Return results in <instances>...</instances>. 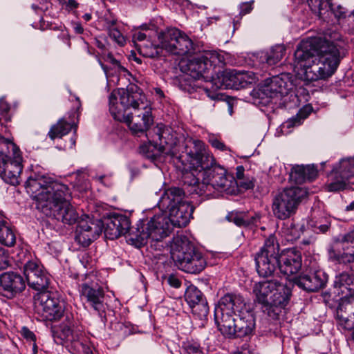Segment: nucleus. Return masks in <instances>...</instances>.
Wrapping results in <instances>:
<instances>
[{"mask_svg": "<svg viewBox=\"0 0 354 354\" xmlns=\"http://www.w3.org/2000/svg\"><path fill=\"white\" fill-rule=\"evenodd\" d=\"M344 44L337 32L303 40L294 53L295 71L310 82L332 76L345 56Z\"/></svg>", "mask_w": 354, "mask_h": 354, "instance_id": "obj_1", "label": "nucleus"}, {"mask_svg": "<svg viewBox=\"0 0 354 354\" xmlns=\"http://www.w3.org/2000/svg\"><path fill=\"white\" fill-rule=\"evenodd\" d=\"M194 207L190 203H185L167 212H161L155 214L147 222L137 225L135 231L129 234L128 242L136 248H140L147 243L149 240L160 241L167 237L172 227H185L192 217Z\"/></svg>", "mask_w": 354, "mask_h": 354, "instance_id": "obj_2", "label": "nucleus"}, {"mask_svg": "<svg viewBox=\"0 0 354 354\" xmlns=\"http://www.w3.org/2000/svg\"><path fill=\"white\" fill-rule=\"evenodd\" d=\"M129 218L121 214H112L104 221L93 220L85 215L80 219L75 230V240L84 247L88 246L104 229L106 238L113 240L126 234L130 229Z\"/></svg>", "mask_w": 354, "mask_h": 354, "instance_id": "obj_3", "label": "nucleus"}, {"mask_svg": "<svg viewBox=\"0 0 354 354\" xmlns=\"http://www.w3.org/2000/svg\"><path fill=\"white\" fill-rule=\"evenodd\" d=\"M253 291L258 302L266 307L268 315L273 319L277 318L291 295V290L277 280L260 281L255 284Z\"/></svg>", "mask_w": 354, "mask_h": 354, "instance_id": "obj_4", "label": "nucleus"}, {"mask_svg": "<svg viewBox=\"0 0 354 354\" xmlns=\"http://www.w3.org/2000/svg\"><path fill=\"white\" fill-rule=\"evenodd\" d=\"M171 256L178 268L188 273H199L206 266L202 253L185 235H178L174 238Z\"/></svg>", "mask_w": 354, "mask_h": 354, "instance_id": "obj_5", "label": "nucleus"}, {"mask_svg": "<svg viewBox=\"0 0 354 354\" xmlns=\"http://www.w3.org/2000/svg\"><path fill=\"white\" fill-rule=\"evenodd\" d=\"M22 157L19 149L11 141L0 138V176L12 185L20 183Z\"/></svg>", "mask_w": 354, "mask_h": 354, "instance_id": "obj_6", "label": "nucleus"}, {"mask_svg": "<svg viewBox=\"0 0 354 354\" xmlns=\"http://www.w3.org/2000/svg\"><path fill=\"white\" fill-rule=\"evenodd\" d=\"M43 196H40L39 207L44 214L68 225L78 223L80 221L79 214L69 202L71 194L67 186L66 191L62 194L59 193L48 203Z\"/></svg>", "mask_w": 354, "mask_h": 354, "instance_id": "obj_7", "label": "nucleus"}, {"mask_svg": "<svg viewBox=\"0 0 354 354\" xmlns=\"http://www.w3.org/2000/svg\"><path fill=\"white\" fill-rule=\"evenodd\" d=\"M142 98V93L136 85L114 91L109 97V111L115 120L125 122L129 109L138 106Z\"/></svg>", "mask_w": 354, "mask_h": 354, "instance_id": "obj_8", "label": "nucleus"}, {"mask_svg": "<svg viewBox=\"0 0 354 354\" xmlns=\"http://www.w3.org/2000/svg\"><path fill=\"white\" fill-rule=\"evenodd\" d=\"M308 195L306 187H290L285 188L273 199L272 211L274 216L281 220L286 219L294 214L300 203Z\"/></svg>", "mask_w": 354, "mask_h": 354, "instance_id": "obj_9", "label": "nucleus"}, {"mask_svg": "<svg viewBox=\"0 0 354 354\" xmlns=\"http://www.w3.org/2000/svg\"><path fill=\"white\" fill-rule=\"evenodd\" d=\"M27 192L32 194L37 201V208L40 210V196L44 195L47 203L66 191V185L54 180L52 178L40 174H33L30 176L25 183Z\"/></svg>", "mask_w": 354, "mask_h": 354, "instance_id": "obj_10", "label": "nucleus"}, {"mask_svg": "<svg viewBox=\"0 0 354 354\" xmlns=\"http://www.w3.org/2000/svg\"><path fill=\"white\" fill-rule=\"evenodd\" d=\"M279 245L276 237L271 234L265 240L263 245L255 254L257 271L263 277L272 275L279 267Z\"/></svg>", "mask_w": 354, "mask_h": 354, "instance_id": "obj_11", "label": "nucleus"}, {"mask_svg": "<svg viewBox=\"0 0 354 354\" xmlns=\"http://www.w3.org/2000/svg\"><path fill=\"white\" fill-rule=\"evenodd\" d=\"M162 48L174 55H186L194 50L192 40L183 32L176 28H167L158 35Z\"/></svg>", "mask_w": 354, "mask_h": 354, "instance_id": "obj_12", "label": "nucleus"}, {"mask_svg": "<svg viewBox=\"0 0 354 354\" xmlns=\"http://www.w3.org/2000/svg\"><path fill=\"white\" fill-rule=\"evenodd\" d=\"M34 300L36 312L44 319L55 321L62 317L64 308L55 292L48 289L41 290L34 297Z\"/></svg>", "mask_w": 354, "mask_h": 354, "instance_id": "obj_13", "label": "nucleus"}, {"mask_svg": "<svg viewBox=\"0 0 354 354\" xmlns=\"http://www.w3.org/2000/svg\"><path fill=\"white\" fill-rule=\"evenodd\" d=\"M329 178L332 180L327 185L329 192H339L351 189L350 180L354 178V158L342 159L338 166L333 167Z\"/></svg>", "mask_w": 354, "mask_h": 354, "instance_id": "obj_14", "label": "nucleus"}, {"mask_svg": "<svg viewBox=\"0 0 354 354\" xmlns=\"http://www.w3.org/2000/svg\"><path fill=\"white\" fill-rule=\"evenodd\" d=\"M145 98L142 94L140 103L138 106H135V108H133L125 121L134 135L145 133L153 122L151 108L144 102Z\"/></svg>", "mask_w": 354, "mask_h": 354, "instance_id": "obj_15", "label": "nucleus"}, {"mask_svg": "<svg viewBox=\"0 0 354 354\" xmlns=\"http://www.w3.org/2000/svg\"><path fill=\"white\" fill-rule=\"evenodd\" d=\"M235 183L234 177L219 165H214L211 169L203 172V187H212L220 192H230L231 189L235 187Z\"/></svg>", "mask_w": 354, "mask_h": 354, "instance_id": "obj_16", "label": "nucleus"}, {"mask_svg": "<svg viewBox=\"0 0 354 354\" xmlns=\"http://www.w3.org/2000/svg\"><path fill=\"white\" fill-rule=\"evenodd\" d=\"M28 285L39 292L47 290L51 281L50 275L43 266L35 261H28L24 266Z\"/></svg>", "mask_w": 354, "mask_h": 354, "instance_id": "obj_17", "label": "nucleus"}, {"mask_svg": "<svg viewBox=\"0 0 354 354\" xmlns=\"http://www.w3.org/2000/svg\"><path fill=\"white\" fill-rule=\"evenodd\" d=\"M80 295L82 299L85 300L99 317L105 319L104 292L100 286L97 284L82 283L80 286Z\"/></svg>", "mask_w": 354, "mask_h": 354, "instance_id": "obj_18", "label": "nucleus"}, {"mask_svg": "<svg viewBox=\"0 0 354 354\" xmlns=\"http://www.w3.org/2000/svg\"><path fill=\"white\" fill-rule=\"evenodd\" d=\"M292 88L289 74H281L266 79L261 88V94L269 98L288 94Z\"/></svg>", "mask_w": 354, "mask_h": 354, "instance_id": "obj_19", "label": "nucleus"}, {"mask_svg": "<svg viewBox=\"0 0 354 354\" xmlns=\"http://www.w3.org/2000/svg\"><path fill=\"white\" fill-rule=\"evenodd\" d=\"M25 288V280L19 273L10 271L0 274V295L12 299Z\"/></svg>", "mask_w": 354, "mask_h": 354, "instance_id": "obj_20", "label": "nucleus"}, {"mask_svg": "<svg viewBox=\"0 0 354 354\" xmlns=\"http://www.w3.org/2000/svg\"><path fill=\"white\" fill-rule=\"evenodd\" d=\"M301 252L296 248H288L279 253V269L288 277L297 274L301 268Z\"/></svg>", "mask_w": 354, "mask_h": 354, "instance_id": "obj_21", "label": "nucleus"}, {"mask_svg": "<svg viewBox=\"0 0 354 354\" xmlns=\"http://www.w3.org/2000/svg\"><path fill=\"white\" fill-rule=\"evenodd\" d=\"M340 243L342 252L330 251V259L339 264L354 263V229L343 234Z\"/></svg>", "mask_w": 354, "mask_h": 354, "instance_id": "obj_22", "label": "nucleus"}, {"mask_svg": "<svg viewBox=\"0 0 354 354\" xmlns=\"http://www.w3.org/2000/svg\"><path fill=\"white\" fill-rule=\"evenodd\" d=\"M292 280L295 285L303 290L308 292H315L325 287L328 276L324 271L318 270L313 273L295 277Z\"/></svg>", "mask_w": 354, "mask_h": 354, "instance_id": "obj_23", "label": "nucleus"}, {"mask_svg": "<svg viewBox=\"0 0 354 354\" xmlns=\"http://www.w3.org/2000/svg\"><path fill=\"white\" fill-rule=\"evenodd\" d=\"M245 310H248L245 300L241 295L227 293L220 299L218 307L215 309V316L218 319L219 312L234 314L236 316Z\"/></svg>", "mask_w": 354, "mask_h": 354, "instance_id": "obj_24", "label": "nucleus"}, {"mask_svg": "<svg viewBox=\"0 0 354 354\" xmlns=\"http://www.w3.org/2000/svg\"><path fill=\"white\" fill-rule=\"evenodd\" d=\"M153 142L159 145L160 151L165 154L174 155L173 148L176 145V137L171 133V129L162 124H158L153 129Z\"/></svg>", "mask_w": 354, "mask_h": 354, "instance_id": "obj_25", "label": "nucleus"}, {"mask_svg": "<svg viewBox=\"0 0 354 354\" xmlns=\"http://www.w3.org/2000/svg\"><path fill=\"white\" fill-rule=\"evenodd\" d=\"M184 198L185 192L182 189L176 187H170L165 190L158 205L162 212H168L172 207L176 208L183 203H187Z\"/></svg>", "mask_w": 354, "mask_h": 354, "instance_id": "obj_26", "label": "nucleus"}, {"mask_svg": "<svg viewBox=\"0 0 354 354\" xmlns=\"http://www.w3.org/2000/svg\"><path fill=\"white\" fill-rule=\"evenodd\" d=\"M186 72L194 79L202 77L206 82H209L212 75L203 55L189 59L186 64Z\"/></svg>", "mask_w": 354, "mask_h": 354, "instance_id": "obj_27", "label": "nucleus"}, {"mask_svg": "<svg viewBox=\"0 0 354 354\" xmlns=\"http://www.w3.org/2000/svg\"><path fill=\"white\" fill-rule=\"evenodd\" d=\"M236 326V338H241L252 334L255 328V319L249 310L237 314Z\"/></svg>", "mask_w": 354, "mask_h": 354, "instance_id": "obj_28", "label": "nucleus"}, {"mask_svg": "<svg viewBox=\"0 0 354 354\" xmlns=\"http://www.w3.org/2000/svg\"><path fill=\"white\" fill-rule=\"evenodd\" d=\"M216 77L214 74L212 75L210 80L212 89H227L233 88L236 86V81L239 80V76L234 74L233 72L224 71H215Z\"/></svg>", "mask_w": 354, "mask_h": 354, "instance_id": "obj_29", "label": "nucleus"}, {"mask_svg": "<svg viewBox=\"0 0 354 354\" xmlns=\"http://www.w3.org/2000/svg\"><path fill=\"white\" fill-rule=\"evenodd\" d=\"M289 176L292 182L301 184L315 180L317 176V169L313 165H295L292 167Z\"/></svg>", "mask_w": 354, "mask_h": 354, "instance_id": "obj_30", "label": "nucleus"}, {"mask_svg": "<svg viewBox=\"0 0 354 354\" xmlns=\"http://www.w3.org/2000/svg\"><path fill=\"white\" fill-rule=\"evenodd\" d=\"M218 328L227 338H236V317L234 314L219 312L218 317H215Z\"/></svg>", "mask_w": 354, "mask_h": 354, "instance_id": "obj_31", "label": "nucleus"}, {"mask_svg": "<svg viewBox=\"0 0 354 354\" xmlns=\"http://www.w3.org/2000/svg\"><path fill=\"white\" fill-rule=\"evenodd\" d=\"M52 335L56 344L62 345L65 342H70L71 346L78 338L82 337V332L74 329L71 325L63 324L60 326L59 330L52 331Z\"/></svg>", "mask_w": 354, "mask_h": 354, "instance_id": "obj_32", "label": "nucleus"}, {"mask_svg": "<svg viewBox=\"0 0 354 354\" xmlns=\"http://www.w3.org/2000/svg\"><path fill=\"white\" fill-rule=\"evenodd\" d=\"M16 242V237L9 223L3 218H0V243L12 247Z\"/></svg>", "mask_w": 354, "mask_h": 354, "instance_id": "obj_33", "label": "nucleus"}, {"mask_svg": "<svg viewBox=\"0 0 354 354\" xmlns=\"http://www.w3.org/2000/svg\"><path fill=\"white\" fill-rule=\"evenodd\" d=\"M136 48L140 55L149 58L158 57L164 49V48H162V45L160 42L159 44L154 45L150 40H147L146 42L142 44H136Z\"/></svg>", "mask_w": 354, "mask_h": 354, "instance_id": "obj_34", "label": "nucleus"}, {"mask_svg": "<svg viewBox=\"0 0 354 354\" xmlns=\"http://www.w3.org/2000/svg\"><path fill=\"white\" fill-rule=\"evenodd\" d=\"M205 59L208 63V66L212 75L215 73L216 68H223L225 64V57L223 54L216 50H209L203 54Z\"/></svg>", "mask_w": 354, "mask_h": 354, "instance_id": "obj_35", "label": "nucleus"}, {"mask_svg": "<svg viewBox=\"0 0 354 354\" xmlns=\"http://www.w3.org/2000/svg\"><path fill=\"white\" fill-rule=\"evenodd\" d=\"M73 128V126L66 122L64 119H60L56 124H54L48 131V136L51 140H55L56 138H62L66 135Z\"/></svg>", "mask_w": 354, "mask_h": 354, "instance_id": "obj_36", "label": "nucleus"}, {"mask_svg": "<svg viewBox=\"0 0 354 354\" xmlns=\"http://www.w3.org/2000/svg\"><path fill=\"white\" fill-rule=\"evenodd\" d=\"M184 297L189 306L197 304L202 300H205L201 291L193 285L187 288Z\"/></svg>", "mask_w": 354, "mask_h": 354, "instance_id": "obj_37", "label": "nucleus"}, {"mask_svg": "<svg viewBox=\"0 0 354 354\" xmlns=\"http://www.w3.org/2000/svg\"><path fill=\"white\" fill-rule=\"evenodd\" d=\"M194 160L196 161L198 169L200 168L199 172L201 174L202 177L203 171L211 169L212 167H214V165H217L214 157L208 151L202 155H200L199 157Z\"/></svg>", "mask_w": 354, "mask_h": 354, "instance_id": "obj_38", "label": "nucleus"}, {"mask_svg": "<svg viewBox=\"0 0 354 354\" xmlns=\"http://www.w3.org/2000/svg\"><path fill=\"white\" fill-rule=\"evenodd\" d=\"M285 53L286 47L283 45H276L265 56L266 62L269 65H274L282 59Z\"/></svg>", "mask_w": 354, "mask_h": 354, "instance_id": "obj_39", "label": "nucleus"}, {"mask_svg": "<svg viewBox=\"0 0 354 354\" xmlns=\"http://www.w3.org/2000/svg\"><path fill=\"white\" fill-rule=\"evenodd\" d=\"M330 218L327 216H323L315 221L311 220L308 222V225L313 228L317 233H325L330 226Z\"/></svg>", "mask_w": 354, "mask_h": 354, "instance_id": "obj_40", "label": "nucleus"}, {"mask_svg": "<svg viewBox=\"0 0 354 354\" xmlns=\"http://www.w3.org/2000/svg\"><path fill=\"white\" fill-rule=\"evenodd\" d=\"M310 113V108L308 106L300 109L296 115L284 122L283 127L291 128L301 124L304 120L309 115Z\"/></svg>", "mask_w": 354, "mask_h": 354, "instance_id": "obj_41", "label": "nucleus"}, {"mask_svg": "<svg viewBox=\"0 0 354 354\" xmlns=\"http://www.w3.org/2000/svg\"><path fill=\"white\" fill-rule=\"evenodd\" d=\"M155 142L149 141L147 144H143L140 147V153L151 160H156V158L162 153L159 147Z\"/></svg>", "mask_w": 354, "mask_h": 354, "instance_id": "obj_42", "label": "nucleus"}, {"mask_svg": "<svg viewBox=\"0 0 354 354\" xmlns=\"http://www.w3.org/2000/svg\"><path fill=\"white\" fill-rule=\"evenodd\" d=\"M334 285L335 287L350 286L354 285V274L342 272L336 275Z\"/></svg>", "mask_w": 354, "mask_h": 354, "instance_id": "obj_43", "label": "nucleus"}, {"mask_svg": "<svg viewBox=\"0 0 354 354\" xmlns=\"http://www.w3.org/2000/svg\"><path fill=\"white\" fill-rule=\"evenodd\" d=\"M194 315H196L200 319L207 317L209 313V307L205 300H202L197 304L189 306Z\"/></svg>", "mask_w": 354, "mask_h": 354, "instance_id": "obj_44", "label": "nucleus"}, {"mask_svg": "<svg viewBox=\"0 0 354 354\" xmlns=\"http://www.w3.org/2000/svg\"><path fill=\"white\" fill-rule=\"evenodd\" d=\"M72 348L77 352V353H83V354H91L92 351L88 344H86V341L84 339V335L82 334V337L78 338L73 344L71 346Z\"/></svg>", "mask_w": 354, "mask_h": 354, "instance_id": "obj_45", "label": "nucleus"}, {"mask_svg": "<svg viewBox=\"0 0 354 354\" xmlns=\"http://www.w3.org/2000/svg\"><path fill=\"white\" fill-rule=\"evenodd\" d=\"M192 145H193V149L190 151L189 154L194 159L197 158L200 155L207 151L205 143L201 140H194L192 141Z\"/></svg>", "mask_w": 354, "mask_h": 354, "instance_id": "obj_46", "label": "nucleus"}, {"mask_svg": "<svg viewBox=\"0 0 354 354\" xmlns=\"http://www.w3.org/2000/svg\"><path fill=\"white\" fill-rule=\"evenodd\" d=\"M226 218L229 221L233 222L239 227H246V224H248V216H243L237 213H230L226 216Z\"/></svg>", "mask_w": 354, "mask_h": 354, "instance_id": "obj_47", "label": "nucleus"}, {"mask_svg": "<svg viewBox=\"0 0 354 354\" xmlns=\"http://www.w3.org/2000/svg\"><path fill=\"white\" fill-rule=\"evenodd\" d=\"M328 6L330 8V10L334 14L335 18L337 19H344L347 16V10L342 6L333 4L330 2H328Z\"/></svg>", "mask_w": 354, "mask_h": 354, "instance_id": "obj_48", "label": "nucleus"}, {"mask_svg": "<svg viewBox=\"0 0 354 354\" xmlns=\"http://www.w3.org/2000/svg\"><path fill=\"white\" fill-rule=\"evenodd\" d=\"M108 32L109 37L119 45L123 46L125 44L126 40L124 37L117 28H111Z\"/></svg>", "mask_w": 354, "mask_h": 354, "instance_id": "obj_49", "label": "nucleus"}, {"mask_svg": "<svg viewBox=\"0 0 354 354\" xmlns=\"http://www.w3.org/2000/svg\"><path fill=\"white\" fill-rule=\"evenodd\" d=\"M306 2L313 12L321 14L323 10V0H306Z\"/></svg>", "mask_w": 354, "mask_h": 354, "instance_id": "obj_50", "label": "nucleus"}, {"mask_svg": "<svg viewBox=\"0 0 354 354\" xmlns=\"http://www.w3.org/2000/svg\"><path fill=\"white\" fill-rule=\"evenodd\" d=\"M185 350L187 354H203L202 348L196 342H187L185 345Z\"/></svg>", "mask_w": 354, "mask_h": 354, "instance_id": "obj_51", "label": "nucleus"}, {"mask_svg": "<svg viewBox=\"0 0 354 354\" xmlns=\"http://www.w3.org/2000/svg\"><path fill=\"white\" fill-rule=\"evenodd\" d=\"M239 187L241 189H253L254 187V182L253 180V178H244L239 181L236 180L235 187Z\"/></svg>", "mask_w": 354, "mask_h": 354, "instance_id": "obj_52", "label": "nucleus"}, {"mask_svg": "<svg viewBox=\"0 0 354 354\" xmlns=\"http://www.w3.org/2000/svg\"><path fill=\"white\" fill-rule=\"evenodd\" d=\"M209 142L213 147L220 151H224L227 149V147L223 142H221V140H219L218 139L214 136L209 137Z\"/></svg>", "mask_w": 354, "mask_h": 354, "instance_id": "obj_53", "label": "nucleus"}, {"mask_svg": "<svg viewBox=\"0 0 354 354\" xmlns=\"http://www.w3.org/2000/svg\"><path fill=\"white\" fill-rule=\"evenodd\" d=\"M21 335L27 341L30 342H36V336L33 332L30 331L27 327L24 326L21 330Z\"/></svg>", "mask_w": 354, "mask_h": 354, "instance_id": "obj_54", "label": "nucleus"}, {"mask_svg": "<svg viewBox=\"0 0 354 354\" xmlns=\"http://www.w3.org/2000/svg\"><path fill=\"white\" fill-rule=\"evenodd\" d=\"M10 266L8 256L5 255L4 250L0 248V270L7 268Z\"/></svg>", "mask_w": 354, "mask_h": 354, "instance_id": "obj_55", "label": "nucleus"}, {"mask_svg": "<svg viewBox=\"0 0 354 354\" xmlns=\"http://www.w3.org/2000/svg\"><path fill=\"white\" fill-rule=\"evenodd\" d=\"M252 3L253 1L242 3L240 5V15L243 16L250 13L253 9Z\"/></svg>", "mask_w": 354, "mask_h": 354, "instance_id": "obj_56", "label": "nucleus"}, {"mask_svg": "<svg viewBox=\"0 0 354 354\" xmlns=\"http://www.w3.org/2000/svg\"><path fill=\"white\" fill-rule=\"evenodd\" d=\"M146 38L147 35L144 32H142L141 31H136L132 36L133 41L136 44V45L138 44V41L140 42V44L146 42V41H147Z\"/></svg>", "mask_w": 354, "mask_h": 354, "instance_id": "obj_57", "label": "nucleus"}, {"mask_svg": "<svg viewBox=\"0 0 354 354\" xmlns=\"http://www.w3.org/2000/svg\"><path fill=\"white\" fill-rule=\"evenodd\" d=\"M62 5L65 6L66 11L71 12L78 8L79 3L75 0H68L67 1H63Z\"/></svg>", "mask_w": 354, "mask_h": 354, "instance_id": "obj_58", "label": "nucleus"}, {"mask_svg": "<svg viewBox=\"0 0 354 354\" xmlns=\"http://www.w3.org/2000/svg\"><path fill=\"white\" fill-rule=\"evenodd\" d=\"M261 215L259 214H254V216H248V224H246V227H257L260 222Z\"/></svg>", "mask_w": 354, "mask_h": 354, "instance_id": "obj_59", "label": "nucleus"}, {"mask_svg": "<svg viewBox=\"0 0 354 354\" xmlns=\"http://www.w3.org/2000/svg\"><path fill=\"white\" fill-rule=\"evenodd\" d=\"M205 92H206L207 96L214 100L224 102L227 98L221 93H215V94L212 95L209 89H208V88L205 89Z\"/></svg>", "mask_w": 354, "mask_h": 354, "instance_id": "obj_60", "label": "nucleus"}, {"mask_svg": "<svg viewBox=\"0 0 354 354\" xmlns=\"http://www.w3.org/2000/svg\"><path fill=\"white\" fill-rule=\"evenodd\" d=\"M168 283L176 288L181 286V281L174 275H169L167 278Z\"/></svg>", "mask_w": 354, "mask_h": 354, "instance_id": "obj_61", "label": "nucleus"}, {"mask_svg": "<svg viewBox=\"0 0 354 354\" xmlns=\"http://www.w3.org/2000/svg\"><path fill=\"white\" fill-rule=\"evenodd\" d=\"M244 171H245V169L241 165L238 166L236 168V176L237 178V180H236V181H239L245 178L244 177Z\"/></svg>", "mask_w": 354, "mask_h": 354, "instance_id": "obj_62", "label": "nucleus"}, {"mask_svg": "<svg viewBox=\"0 0 354 354\" xmlns=\"http://www.w3.org/2000/svg\"><path fill=\"white\" fill-rule=\"evenodd\" d=\"M105 60L106 62L111 63L112 64H113L116 66H118V67L120 66L119 61H118L116 59H115L111 53H109L106 56Z\"/></svg>", "mask_w": 354, "mask_h": 354, "instance_id": "obj_63", "label": "nucleus"}, {"mask_svg": "<svg viewBox=\"0 0 354 354\" xmlns=\"http://www.w3.org/2000/svg\"><path fill=\"white\" fill-rule=\"evenodd\" d=\"M116 23H117V21L115 19H106V27L109 30H110V29L111 28H116Z\"/></svg>", "mask_w": 354, "mask_h": 354, "instance_id": "obj_64", "label": "nucleus"}]
</instances>
